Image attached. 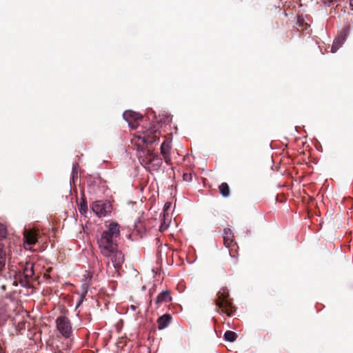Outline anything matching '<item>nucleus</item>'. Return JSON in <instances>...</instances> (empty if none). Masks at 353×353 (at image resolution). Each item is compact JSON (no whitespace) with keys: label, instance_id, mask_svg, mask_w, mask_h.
<instances>
[{"label":"nucleus","instance_id":"nucleus-7","mask_svg":"<svg viewBox=\"0 0 353 353\" xmlns=\"http://www.w3.org/2000/svg\"><path fill=\"white\" fill-rule=\"evenodd\" d=\"M37 233L33 230H27L24 232V246L26 249H31L37 243Z\"/></svg>","mask_w":353,"mask_h":353},{"label":"nucleus","instance_id":"nucleus-5","mask_svg":"<svg viewBox=\"0 0 353 353\" xmlns=\"http://www.w3.org/2000/svg\"><path fill=\"white\" fill-rule=\"evenodd\" d=\"M112 210V204L108 201H97L92 204V210L99 216H105Z\"/></svg>","mask_w":353,"mask_h":353},{"label":"nucleus","instance_id":"nucleus-17","mask_svg":"<svg viewBox=\"0 0 353 353\" xmlns=\"http://www.w3.org/2000/svg\"><path fill=\"white\" fill-rule=\"evenodd\" d=\"M219 190H220L221 194L223 196H228L230 194V188H229L228 185L226 183H222L219 185Z\"/></svg>","mask_w":353,"mask_h":353},{"label":"nucleus","instance_id":"nucleus-16","mask_svg":"<svg viewBox=\"0 0 353 353\" xmlns=\"http://www.w3.org/2000/svg\"><path fill=\"white\" fill-rule=\"evenodd\" d=\"M152 161L151 163L150 169L157 170L161 165V159L156 154H154V156L152 157Z\"/></svg>","mask_w":353,"mask_h":353},{"label":"nucleus","instance_id":"nucleus-19","mask_svg":"<svg viewBox=\"0 0 353 353\" xmlns=\"http://www.w3.org/2000/svg\"><path fill=\"white\" fill-rule=\"evenodd\" d=\"M237 334L232 331H227L224 334V338L226 341L233 342L236 340Z\"/></svg>","mask_w":353,"mask_h":353},{"label":"nucleus","instance_id":"nucleus-22","mask_svg":"<svg viewBox=\"0 0 353 353\" xmlns=\"http://www.w3.org/2000/svg\"><path fill=\"white\" fill-rule=\"evenodd\" d=\"M171 207V203L170 202H166L163 207V213H167L166 212Z\"/></svg>","mask_w":353,"mask_h":353},{"label":"nucleus","instance_id":"nucleus-1","mask_svg":"<svg viewBox=\"0 0 353 353\" xmlns=\"http://www.w3.org/2000/svg\"><path fill=\"white\" fill-rule=\"evenodd\" d=\"M119 225L112 222L109 224L108 230L104 231L98 240L101 253L105 257L110 258L116 271L121 266L124 258L123 254L117 249L114 239L120 235Z\"/></svg>","mask_w":353,"mask_h":353},{"label":"nucleus","instance_id":"nucleus-2","mask_svg":"<svg viewBox=\"0 0 353 353\" xmlns=\"http://www.w3.org/2000/svg\"><path fill=\"white\" fill-rule=\"evenodd\" d=\"M228 297L229 292L228 289L222 288L217 294L216 303L219 307L220 312L231 316L233 313V307Z\"/></svg>","mask_w":353,"mask_h":353},{"label":"nucleus","instance_id":"nucleus-23","mask_svg":"<svg viewBox=\"0 0 353 353\" xmlns=\"http://www.w3.org/2000/svg\"><path fill=\"white\" fill-rule=\"evenodd\" d=\"M130 308L132 310V311H134L136 310V306L135 305H130Z\"/></svg>","mask_w":353,"mask_h":353},{"label":"nucleus","instance_id":"nucleus-3","mask_svg":"<svg viewBox=\"0 0 353 353\" xmlns=\"http://www.w3.org/2000/svg\"><path fill=\"white\" fill-rule=\"evenodd\" d=\"M157 131L153 128L143 132V134L136 135L134 138L132 139V142L140 146L141 143H152L156 141Z\"/></svg>","mask_w":353,"mask_h":353},{"label":"nucleus","instance_id":"nucleus-15","mask_svg":"<svg viewBox=\"0 0 353 353\" xmlns=\"http://www.w3.org/2000/svg\"><path fill=\"white\" fill-rule=\"evenodd\" d=\"M170 221H171V218L169 216V214L163 213V220H162V222L161 223L160 228H159L160 231L163 232L164 230H165L168 228Z\"/></svg>","mask_w":353,"mask_h":353},{"label":"nucleus","instance_id":"nucleus-8","mask_svg":"<svg viewBox=\"0 0 353 353\" xmlns=\"http://www.w3.org/2000/svg\"><path fill=\"white\" fill-rule=\"evenodd\" d=\"M154 154L155 153L149 150H143L139 157L141 164H143L145 168L150 169L152 161V157L154 156Z\"/></svg>","mask_w":353,"mask_h":353},{"label":"nucleus","instance_id":"nucleus-13","mask_svg":"<svg viewBox=\"0 0 353 353\" xmlns=\"http://www.w3.org/2000/svg\"><path fill=\"white\" fill-rule=\"evenodd\" d=\"M170 320L171 316L168 314H165L159 317L157 321L159 329L162 330L166 327L170 323Z\"/></svg>","mask_w":353,"mask_h":353},{"label":"nucleus","instance_id":"nucleus-11","mask_svg":"<svg viewBox=\"0 0 353 353\" xmlns=\"http://www.w3.org/2000/svg\"><path fill=\"white\" fill-rule=\"evenodd\" d=\"M172 297L170 296V292L168 290L162 291L157 296L156 299V303L157 304L163 303H168L171 301Z\"/></svg>","mask_w":353,"mask_h":353},{"label":"nucleus","instance_id":"nucleus-9","mask_svg":"<svg viewBox=\"0 0 353 353\" xmlns=\"http://www.w3.org/2000/svg\"><path fill=\"white\" fill-rule=\"evenodd\" d=\"M347 35V30H343L340 34L338 36V37L334 40L332 46L331 52L332 53H334L336 52V50L342 46L343 42L345 41L346 37Z\"/></svg>","mask_w":353,"mask_h":353},{"label":"nucleus","instance_id":"nucleus-24","mask_svg":"<svg viewBox=\"0 0 353 353\" xmlns=\"http://www.w3.org/2000/svg\"><path fill=\"white\" fill-rule=\"evenodd\" d=\"M350 6L353 7V0H350Z\"/></svg>","mask_w":353,"mask_h":353},{"label":"nucleus","instance_id":"nucleus-6","mask_svg":"<svg viewBox=\"0 0 353 353\" xmlns=\"http://www.w3.org/2000/svg\"><path fill=\"white\" fill-rule=\"evenodd\" d=\"M123 117L132 128H136L135 123H138L142 119V117L139 113L131 110L124 112Z\"/></svg>","mask_w":353,"mask_h":353},{"label":"nucleus","instance_id":"nucleus-10","mask_svg":"<svg viewBox=\"0 0 353 353\" xmlns=\"http://www.w3.org/2000/svg\"><path fill=\"white\" fill-rule=\"evenodd\" d=\"M171 148V145L170 142L164 141L161 146V152L163 155L164 160L167 164L170 163V157L169 154V151Z\"/></svg>","mask_w":353,"mask_h":353},{"label":"nucleus","instance_id":"nucleus-18","mask_svg":"<svg viewBox=\"0 0 353 353\" xmlns=\"http://www.w3.org/2000/svg\"><path fill=\"white\" fill-rule=\"evenodd\" d=\"M6 264V252L3 250V247L0 245V270H1Z\"/></svg>","mask_w":353,"mask_h":353},{"label":"nucleus","instance_id":"nucleus-21","mask_svg":"<svg viewBox=\"0 0 353 353\" xmlns=\"http://www.w3.org/2000/svg\"><path fill=\"white\" fill-rule=\"evenodd\" d=\"M6 235V229L3 225L0 223V238L4 237Z\"/></svg>","mask_w":353,"mask_h":353},{"label":"nucleus","instance_id":"nucleus-12","mask_svg":"<svg viewBox=\"0 0 353 353\" xmlns=\"http://www.w3.org/2000/svg\"><path fill=\"white\" fill-rule=\"evenodd\" d=\"M23 274L28 282L34 274L33 264L31 263H26L23 268Z\"/></svg>","mask_w":353,"mask_h":353},{"label":"nucleus","instance_id":"nucleus-20","mask_svg":"<svg viewBox=\"0 0 353 353\" xmlns=\"http://www.w3.org/2000/svg\"><path fill=\"white\" fill-rule=\"evenodd\" d=\"M87 205L85 203H81L79 208V210L81 214H83L87 211Z\"/></svg>","mask_w":353,"mask_h":353},{"label":"nucleus","instance_id":"nucleus-25","mask_svg":"<svg viewBox=\"0 0 353 353\" xmlns=\"http://www.w3.org/2000/svg\"><path fill=\"white\" fill-rule=\"evenodd\" d=\"M303 24L304 23H299L300 26H302Z\"/></svg>","mask_w":353,"mask_h":353},{"label":"nucleus","instance_id":"nucleus-4","mask_svg":"<svg viewBox=\"0 0 353 353\" xmlns=\"http://www.w3.org/2000/svg\"><path fill=\"white\" fill-rule=\"evenodd\" d=\"M56 324L57 330L64 338H70L72 330L70 322L66 317L61 316L57 318Z\"/></svg>","mask_w":353,"mask_h":353},{"label":"nucleus","instance_id":"nucleus-14","mask_svg":"<svg viewBox=\"0 0 353 353\" xmlns=\"http://www.w3.org/2000/svg\"><path fill=\"white\" fill-rule=\"evenodd\" d=\"M233 235L230 229H225L223 232L224 243L227 247H230L233 243Z\"/></svg>","mask_w":353,"mask_h":353}]
</instances>
